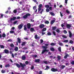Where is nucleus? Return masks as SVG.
Instances as JSON below:
<instances>
[{
    "label": "nucleus",
    "instance_id": "1",
    "mask_svg": "<svg viewBox=\"0 0 74 74\" xmlns=\"http://www.w3.org/2000/svg\"><path fill=\"white\" fill-rule=\"evenodd\" d=\"M41 7H42V5L41 4H40L39 5V8H38V11L39 12H40V14H42V12L44 11V10L41 9Z\"/></svg>",
    "mask_w": 74,
    "mask_h": 74
},
{
    "label": "nucleus",
    "instance_id": "2",
    "mask_svg": "<svg viewBox=\"0 0 74 74\" xmlns=\"http://www.w3.org/2000/svg\"><path fill=\"white\" fill-rule=\"evenodd\" d=\"M30 14L27 13L24 16H23V18L24 19H26V18H27V16H30Z\"/></svg>",
    "mask_w": 74,
    "mask_h": 74
},
{
    "label": "nucleus",
    "instance_id": "3",
    "mask_svg": "<svg viewBox=\"0 0 74 74\" xmlns=\"http://www.w3.org/2000/svg\"><path fill=\"white\" fill-rule=\"evenodd\" d=\"M51 71L53 72H55L56 71H58V70L57 69H55L54 68H53L51 69Z\"/></svg>",
    "mask_w": 74,
    "mask_h": 74
},
{
    "label": "nucleus",
    "instance_id": "4",
    "mask_svg": "<svg viewBox=\"0 0 74 74\" xmlns=\"http://www.w3.org/2000/svg\"><path fill=\"white\" fill-rule=\"evenodd\" d=\"M45 45L46 46H42V48H43V49H46L48 47H47V46H48V44H45Z\"/></svg>",
    "mask_w": 74,
    "mask_h": 74
},
{
    "label": "nucleus",
    "instance_id": "5",
    "mask_svg": "<svg viewBox=\"0 0 74 74\" xmlns=\"http://www.w3.org/2000/svg\"><path fill=\"white\" fill-rule=\"evenodd\" d=\"M22 27H23V24H20L18 26V28L19 29H21V28H22Z\"/></svg>",
    "mask_w": 74,
    "mask_h": 74
},
{
    "label": "nucleus",
    "instance_id": "6",
    "mask_svg": "<svg viewBox=\"0 0 74 74\" xmlns=\"http://www.w3.org/2000/svg\"><path fill=\"white\" fill-rule=\"evenodd\" d=\"M72 26L71 24H68L66 25L68 29H70V28Z\"/></svg>",
    "mask_w": 74,
    "mask_h": 74
},
{
    "label": "nucleus",
    "instance_id": "7",
    "mask_svg": "<svg viewBox=\"0 0 74 74\" xmlns=\"http://www.w3.org/2000/svg\"><path fill=\"white\" fill-rule=\"evenodd\" d=\"M20 65L22 67H24L26 66V64H23L22 63H20Z\"/></svg>",
    "mask_w": 74,
    "mask_h": 74
},
{
    "label": "nucleus",
    "instance_id": "8",
    "mask_svg": "<svg viewBox=\"0 0 74 74\" xmlns=\"http://www.w3.org/2000/svg\"><path fill=\"white\" fill-rule=\"evenodd\" d=\"M31 25L30 24V23H28L27 24V27L28 29H30V27H31Z\"/></svg>",
    "mask_w": 74,
    "mask_h": 74
},
{
    "label": "nucleus",
    "instance_id": "9",
    "mask_svg": "<svg viewBox=\"0 0 74 74\" xmlns=\"http://www.w3.org/2000/svg\"><path fill=\"white\" fill-rule=\"evenodd\" d=\"M17 41L18 43H21V40L19 38H17Z\"/></svg>",
    "mask_w": 74,
    "mask_h": 74
},
{
    "label": "nucleus",
    "instance_id": "10",
    "mask_svg": "<svg viewBox=\"0 0 74 74\" xmlns=\"http://www.w3.org/2000/svg\"><path fill=\"white\" fill-rule=\"evenodd\" d=\"M64 67H65V66L62 65L60 67V70H62V69H63Z\"/></svg>",
    "mask_w": 74,
    "mask_h": 74
},
{
    "label": "nucleus",
    "instance_id": "11",
    "mask_svg": "<svg viewBox=\"0 0 74 74\" xmlns=\"http://www.w3.org/2000/svg\"><path fill=\"white\" fill-rule=\"evenodd\" d=\"M57 58L58 60L59 61L60 60V59H61V57L59 56H57Z\"/></svg>",
    "mask_w": 74,
    "mask_h": 74
},
{
    "label": "nucleus",
    "instance_id": "12",
    "mask_svg": "<svg viewBox=\"0 0 74 74\" xmlns=\"http://www.w3.org/2000/svg\"><path fill=\"white\" fill-rule=\"evenodd\" d=\"M48 50H47L46 49L43 50L42 51V53H44V52H48Z\"/></svg>",
    "mask_w": 74,
    "mask_h": 74
},
{
    "label": "nucleus",
    "instance_id": "13",
    "mask_svg": "<svg viewBox=\"0 0 74 74\" xmlns=\"http://www.w3.org/2000/svg\"><path fill=\"white\" fill-rule=\"evenodd\" d=\"M16 19V17H14L13 18H11L10 21H14Z\"/></svg>",
    "mask_w": 74,
    "mask_h": 74
},
{
    "label": "nucleus",
    "instance_id": "14",
    "mask_svg": "<svg viewBox=\"0 0 74 74\" xmlns=\"http://www.w3.org/2000/svg\"><path fill=\"white\" fill-rule=\"evenodd\" d=\"M69 56V55H68L67 54H65V56H64V58L65 59L67 58V57Z\"/></svg>",
    "mask_w": 74,
    "mask_h": 74
},
{
    "label": "nucleus",
    "instance_id": "15",
    "mask_svg": "<svg viewBox=\"0 0 74 74\" xmlns=\"http://www.w3.org/2000/svg\"><path fill=\"white\" fill-rule=\"evenodd\" d=\"M39 26L40 28H42V27H44V25L43 24H42L41 25H40Z\"/></svg>",
    "mask_w": 74,
    "mask_h": 74
},
{
    "label": "nucleus",
    "instance_id": "16",
    "mask_svg": "<svg viewBox=\"0 0 74 74\" xmlns=\"http://www.w3.org/2000/svg\"><path fill=\"white\" fill-rule=\"evenodd\" d=\"M55 20H53L51 21V25H53V24L55 22Z\"/></svg>",
    "mask_w": 74,
    "mask_h": 74
},
{
    "label": "nucleus",
    "instance_id": "17",
    "mask_svg": "<svg viewBox=\"0 0 74 74\" xmlns=\"http://www.w3.org/2000/svg\"><path fill=\"white\" fill-rule=\"evenodd\" d=\"M69 37H71L72 36V34H71V31H69Z\"/></svg>",
    "mask_w": 74,
    "mask_h": 74
},
{
    "label": "nucleus",
    "instance_id": "18",
    "mask_svg": "<svg viewBox=\"0 0 74 74\" xmlns=\"http://www.w3.org/2000/svg\"><path fill=\"white\" fill-rule=\"evenodd\" d=\"M22 58L23 60H25V59H26V57L25 56H23L22 57Z\"/></svg>",
    "mask_w": 74,
    "mask_h": 74
},
{
    "label": "nucleus",
    "instance_id": "19",
    "mask_svg": "<svg viewBox=\"0 0 74 74\" xmlns=\"http://www.w3.org/2000/svg\"><path fill=\"white\" fill-rule=\"evenodd\" d=\"M56 43H51L50 45H52V46H53L54 45H56Z\"/></svg>",
    "mask_w": 74,
    "mask_h": 74
},
{
    "label": "nucleus",
    "instance_id": "20",
    "mask_svg": "<svg viewBox=\"0 0 74 74\" xmlns=\"http://www.w3.org/2000/svg\"><path fill=\"white\" fill-rule=\"evenodd\" d=\"M5 52L6 53H8L9 52V51H8V50L7 49H5Z\"/></svg>",
    "mask_w": 74,
    "mask_h": 74
},
{
    "label": "nucleus",
    "instance_id": "21",
    "mask_svg": "<svg viewBox=\"0 0 74 74\" xmlns=\"http://www.w3.org/2000/svg\"><path fill=\"white\" fill-rule=\"evenodd\" d=\"M39 62H40V59H39L35 60V62L36 63H38Z\"/></svg>",
    "mask_w": 74,
    "mask_h": 74
},
{
    "label": "nucleus",
    "instance_id": "22",
    "mask_svg": "<svg viewBox=\"0 0 74 74\" xmlns=\"http://www.w3.org/2000/svg\"><path fill=\"white\" fill-rule=\"evenodd\" d=\"M25 44H26V42H24L22 43L21 44V45L22 46H24V45H25Z\"/></svg>",
    "mask_w": 74,
    "mask_h": 74
},
{
    "label": "nucleus",
    "instance_id": "23",
    "mask_svg": "<svg viewBox=\"0 0 74 74\" xmlns=\"http://www.w3.org/2000/svg\"><path fill=\"white\" fill-rule=\"evenodd\" d=\"M31 31L33 32H34V29L33 28H32L31 29Z\"/></svg>",
    "mask_w": 74,
    "mask_h": 74
},
{
    "label": "nucleus",
    "instance_id": "24",
    "mask_svg": "<svg viewBox=\"0 0 74 74\" xmlns=\"http://www.w3.org/2000/svg\"><path fill=\"white\" fill-rule=\"evenodd\" d=\"M58 44H59L60 45V46H63V43L61 42L59 43Z\"/></svg>",
    "mask_w": 74,
    "mask_h": 74
},
{
    "label": "nucleus",
    "instance_id": "25",
    "mask_svg": "<svg viewBox=\"0 0 74 74\" xmlns=\"http://www.w3.org/2000/svg\"><path fill=\"white\" fill-rule=\"evenodd\" d=\"M16 66L17 67H18V68L21 67V66H20V65L18 64H16Z\"/></svg>",
    "mask_w": 74,
    "mask_h": 74
},
{
    "label": "nucleus",
    "instance_id": "26",
    "mask_svg": "<svg viewBox=\"0 0 74 74\" xmlns=\"http://www.w3.org/2000/svg\"><path fill=\"white\" fill-rule=\"evenodd\" d=\"M15 51H18V48L17 47H16L15 49Z\"/></svg>",
    "mask_w": 74,
    "mask_h": 74
},
{
    "label": "nucleus",
    "instance_id": "27",
    "mask_svg": "<svg viewBox=\"0 0 74 74\" xmlns=\"http://www.w3.org/2000/svg\"><path fill=\"white\" fill-rule=\"evenodd\" d=\"M45 7H46V8H49V5H45Z\"/></svg>",
    "mask_w": 74,
    "mask_h": 74
},
{
    "label": "nucleus",
    "instance_id": "28",
    "mask_svg": "<svg viewBox=\"0 0 74 74\" xmlns=\"http://www.w3.org/2000/svg\"><path fill=\"white\" fill-rule=\"evenodd\" d=\"M24 30H27V28H26V25H25L24 26Z\"/></svg>",
    "mask_w": 74,
    "mask_h": 74
},
{
    "label": "nucleus",
    "instance_id": "29",
    "mask_svg": "<svg viewBox=\"0 0 74 74\" xmlns=\"http://www.w3.org/2000/svg\"><path fill=\"white\" fill-rule=\"evenodd\" d=\"M1 48H4V46L3 45H0Z\"/></svg>",
    "mask_w": 74,
    "mask_h": 74
},
{
    "label": "nucleus",
    "instance_id": "30",
    "mask_svg": "<svg viewBox=\"0 0 74 74\" xmlns=\"http://www.w3.org/2000/svg\"><path fill=\"white\" fill-rule=\"evenodd\" d=\"M46 30H47L46 28H44L42 29V31L45 32V31H46Z\"/></svg>",
    "mask_w": 74,
    "mask_h": 74
},
{
    "label": "nucleus",
    "instance_id": "31",
    "mask_svg": "<svg viewBox=\"0 0 74 74\" xmlns=\"http://www.w3.org/2000/svg\"><path fill=\"white\" fill-rule=\"evenodd\" d=\"M50 50H51L52 51H54L55 49H54V48H50Z\"/></svg>",
    "mask_w": 74,
    "mask_h": 74
},
{
    "label": "nucleus",
    "instance_id": "32",
    "mask_svg": "<svg viewBox=\"0 0 74 74\" xmlns=\"http://www.w3.org/2000/svg\"><path fill=\"white\" fill-rule=\"evenodd\" d=\"M10 66L9 64H7L5 66V67H9Z\"/></svg>",
    "mask_w": 74,
    "mask_h": 74
},
{
    "label": "nucleus",
    "instance_id": "33",
    "mask_svg": "<svg viewBox=\"0 0 74 74\" xmlns=\"http://www.w3.org/2000/svg\"><path fill=\"white\" fill-rule=\"evenodd\" d=\"M5 34L4 33H3L2 35V37H5Z\"/></svg>",
    "mask_w": 74,
    "mask_h": 74
},
{
    "label": "nucleus",
    "instance_id": "34",
    "mask_svg": "<svg viewBox=\"0 0 74 74\" xmlns=\"http://www.w3.org/2000/svg\"><path fill=\"white\" fill-rule=\"evenodd\" d=\"M35 39H37L38 38V37H37V35H36L35 36Z\"/></svg>",
    "mask_w": 74,
    "mask_h": 74
},
{
    "label": "nucleus",
    "instance_id": "35",
    "mask_svg": "<svg viewBox=\"0 0 74 74\" xmlns=\"http://www.w3.org/2000/svg\"><path fill=\"white\" fill-rule=\"evenodd\" d=\"M10 32L11 34L14 33V31H11Z\"/></svg>",
    "mask_w": 74,
    "mask_h": 74
},
{
    "label": "nucleus",
    "instance_id": "36",
    "mask_svg": "<svg viewBox=\"0 0 74 74\" xmlns=\"http://www.w3.org/2000/svg\"><path fill=\"white\" fill-rule=\"evenodd\" d=\"M63 42H69V40H66L63 41Z\"/></svg>",
    "mask_w": 74,
    "mask_h": 74
},
{
    "label": "nucleus",
    "instance_id": "37",
    "mask_svg": "<svg viewBox=\"0 0 74 74\" xmlns=\"http://www.w3.org/2000/svg\"><path fill=\"white\" fill-rule=\"evenodd\" d=\"M56 29V27H52V29L53 30H55Z\"/></svg>",
    "mask_w": 74,
    "mask_h": 74
},
{
    "label": "nucleus",
    "instance_id": "38",
    "mask_svg": "<svg viewBox=\"0 0 74 74\" xmlns=\"http://www.w3.org/2000/svg\"><path fill=\"white\" fill-rule=\"evenodd\" d=\"M10 46L11 47H14V45L13 44H11L10 45Z\"/></svg>",
    "mask_w": 74,
    "mask_h": 74
},
{
    "label": "nucleus",
    "instance_id": "39",
    "mask_svg": "<svg viewBox=\"0 0 74 74\" xmlns=\"http://www.w3.org/2000/svg\"><path fill=\"white\" fill-rule=\"evenodd\" d=\"M5 70H2L1 71V73H5Z\"/></svg>",
    "mask_w": 74,
    "mask_h": 74
},
{
    "label": "nucleus",
    "instance_id": "40",
    "mask_svg": "<svg viewBox=\"0 0 74 74\" xmlns=\"http://www.w3.org/2000/svg\"><path fill=\"white\" fill-rule=\"evenodd\" d=\"M45 23H46V24H48L49 23V22L48 21H47L45 22Z\"/></svg>",
    "mask_w": 74,
    "mask_h": 74
},
{
    "label": "nucleus",
    "instance_id": "41",
    "mask_svg": "<svg viewBox=\"0 0 74 74\" xmlns=\"http://www.w3.org/2000/svg\"><path fill=\"white\" fill-rule=\"evenodd\" d=\"M40 44H42V42H44V41H43V40H42V39L40 40Z\"/></svg>",
    "mask_w": 74,
    "mask_h": 74
},
{
    "label": "nucleus",
    "instance_id": "42",
    "mask_svg": "<svg viewBox=\"0 0 74 74\" xmlns=\"http://www.w3.org/2000/svg\"><path fill=\"white\" fill-rule=\"evenodd\" d=\"M58 51H60V52H61V47H60L58 48Z\"/></svg>",
    "mask_w": 74,
    "mask_h": 74
},
{
    "label": "nucleus",
    "instance_id": "43",
    "mask_svg": "<svg viewBox=\"0 0 74 74\" xmlns=\"http://www.w3.org/2000/svg\"><path fill=\"white\" fill-rule=\"evenodd\" d=\"M49 69V67L48 66H46V68L45 69V70H48Z\"/></svg>",
    "mask_w": 74,
    "mask_h": 74
},
{
    "label": "nucleus",
    "instance_id": "44",
    "mask_svg": "<svg viewBox=\"0 0 74 74\" xmlns=\"http://www.w3.org/2000/svg\"><path fill=\"white\" fill-rule=\"evenodd\" d=\"M50 14H51V15H54V14L52 12H49Z\"/></svg>",
    "mask_w": 74,
    "mask_h": 74
},
{
    "label": "nucleus",
    "instance_id": "45",
    "mask_svg": "<svg viewBox=\"0 0 74 74\" xmlns=\"http://www.w3.org/2000/svg\"><path fill=\"white\" fill-rule=\"evenodd\" d=\"M69 42L71 44H73V41L72 40H70L69 41Z\"/></svg>",
    "mask_w": 74,
    "mask_h": 74
},
{
    "label": "nucleus",
    "instance_id": "46",
    "mask_svg": "<svg viewBox=\"0 0 74 74\" xmlns=\"http://www.w3.org/2000/svg\"><path fill=\"white\" fill-rule=\"evenodd\" d=\"M56 32H58V33H60V30H59V29H57L56 30Z\"/></svg>",
    "mask_w": 74,
    "mask_h": 74
},
{
    "label": "nucleus",
    "instance_id": "47",
    "mask_svg": "<svg viewBox=\"0 0 74 74\" xmlns=\"http://www.w3.org/2000/svg\"><path fill=\"white\" fill-rule=\"evenodd\" d=\"M1 16L0 17V18H2L3 17V15H4V14H1Z\"/></svg>",
    "mask_w": 74,
    "mask_h": 74
},
{
    "label": "nucleus",
    "instance_id": "48",
    "mask_svg": "<svg viewBox=\"0 0 74 74\" xmlns=\"http://www.w3.org/2000/svg\"><path fill=\"white\" fill-rule=\"evenodd\" d=\"M66 12L68 14H70V12L69 11V10H66Z\"/></svg>",
    "mask_w": 74,
    "mask_h": 74
},
{
    "label": "nucleus",
    "instance_id": "49",
    "mask_svg": "<svg viewBox=\"0 0 74 74\" xmlns=\"http://www.w3.org/2000/svg\"><path fill=\"white\" fill-rule=\"evenodd\" d=\"M46 11L47 12H49V9H48V8L46 9Z\"/></svg>",
    "mask_w": 74,
    "mask_h": 74
},
{
    "label": "nucleus",
    "instance_id": "50",
    "mask_svg": "<svg viewBox=\"0 0 74 74\" xmlns=\"http://www.w3.org/2000/svg\"><path fill=\"white\" fill-rule=\"evenodd\" d=\"M53 33L54 36H56V33L54 31L53 32Z\"/></svg>",
    "mask_w": 74,
    "mask_h": 74
},
{
    "label": "nucleus",
    "instance_id": "51",
    "mask_svg": "<svg viewBox=\"0 0 74 74\" xmlns=\"http://www.w3.org/2000/svg\"><path fill=\"white\" fill-rule=\"evenodd\" d=\"M47 35L48 36H50L51 35V34L50 32H48L47 33Z\"/></svg>",
    "mask_w": 74,
    "mask_h": 74
},
{
    "label": "nucleus",
    "instance_id": "52",
    "mask_svg": "<svg viewBox=\"0 0 74 74\" xmlns=\"http://www.w3.org/2000/svg\"><path fill=\"white\" fill-rule=\"evenodd\" d=\"M31 70H33L34 69V66H31Z\"/></svg>",
    "mask_w": 74,
    "mask_h": 74
},
{
    "label": "nucleus",
    "instance_id": "53",
    "mask_svg": "<svg viewBox=\"0 0 74 74\" xmlns=\"http://www.w3.org/2000/svg\"><path fill=\"white\" fill-rule=\"evenodd\" d=\"M63 37H64V38H67V36H66L64 35H62Z\"/></svg>",
    "mask_w": 74,
    "mask_h": 74
},
{
    "label": "nucleus",
    "instance_id": "54",
    "mask_svg": "<svg viewBox=\"0 0 74 74\" xmlns=\"http://www.w3.org/2000/svg\"><path fill=\"white\" fill-rule=\"evenodd\" d=\"M17 22H18V21H15L14 22V23H13V24L14 25H15V24H16V23H17Z\"/></svg>",
    "mask_w": 74,
    "mask_h": 74
},
{
    "label": "nucleus",
    "instance_id": "55",
    "mask_svg": "<svg viewBox=\"0 0 74 74\" xmlns=\"http://www.w3.org/2000/svg\"><path fill=\"white\" fill-rule=\"evenodd\" d=\"M44 63H45V64H48V62L47 61H44Z\"/></svg>",
    "mask_w": 74,
    "mask_h": 74
},
{
    "label": "nucleus",
    "instance_id": "56",
    "mask_svg": "<svg viewBox=\"0 0 74 74\" xmlns=\"http://www.w3.org/2000/svg\"><path fill=\"white\" fill-rule=\"evenodd\" d=\"M67 1H68V0H65V4H67Z\"/></svg>",
    "mask_w": 74,
    "mask_h": 74
},
{
    "label": "nucleus",
    "instance_id": "57",
    "mask_svg": "<svg viewBox=\"0 0 74 74\" xmlns=\"http://www.w3.org/2000/svg\"><path fill=\"white\" fill-rule=\"evenodd\" d=\"M71 63L72 64H74V61H72L71 62Z\"/></svg>",
    "mask_w": 74,
    "mask_h": 74
},
{
    "label": "nucleus",
    "instance_id": "58",
    "mask_svg": "<svg viewBox=\"0 0 74 74\" xmlns=\"http://www.w3.org/2000/svg\"><path fill=\"white\" fill-rule=\"evenodd\" d=\"M20 18H21L20 17L18 16V17H17L16 18V19H20Z\"/></svg>",
    "mask_w": 74,
    "mask_h": 74
},
{
    "label": "nucleus",
    "instance_id": "59",
    "mask_svg": "<svg viewBox=\"0 0 74 74\" xmlns=\"http://www.w3.org/2000/svg\"><path fill=\"white\" fill-rule=\"evenodd\" d=\"M34 57H35V58H37V55H35L33 56Z\"/></svg>",
    "mask_w": 74,
    "mask_h": 74
},
{
    "label": "nucleus",
    "instance_id": "60",
    "mask_svg": "<svg viewBox=\"0 0 74 74\" xmlns=\"http://www.w3.org/2000/svg\"><path fill=\"white\" fill-rule=\"evenodd\" d=\"M60 15L61 17H62V16H63V14H62V13L61 12H60Z\"/></svg>",
    "mask_w": 74,
    "mask_h": 74
},
{
    "label": "nucleus",
    "instance_id": "61",
    "mask_svg": "<svg viewBox=\"0 0 74 74\" xmlns=\"http://www.w3.org/2000/svg\"><path fill=\"white\" fill-rule=\"evenodd\" d=\"M64 33H65V34L67 33V31H66L65 30H64Z\"/></svg>",
    "mask_w": 74,
    "mask_h": 74
},
{
    "label": "nucleus",
    "instance_id": "62",
    "mask_svg": "<svg viewBox=\"0 0 74 74\" xmlns=\"http://www.w3.org/2000/svg\"><path fill=\"white\" fill-rule=\"evenodd\" d=\"M33 9L34 10H36V6H34L33 7Z\"/></svg>",
    "mask_w": 74,
    "mask_h": 74
},
{
    "label": "nucleus",
    "instance_id": "63",
    "mask_svg": "<svg viewBox=\"0 0 74 74\" xmlns=\"http://www.w3.org/2000/svg\"><path fill=\"white\" fill-rule=\"evenodd\" d=\"M14 13H16V10H15L14 11Z\"/></svg>",
    "mask_w": 74,
    "mask_h": 74
},
{
    "label": "nucleus",
    "instance_id": "64",
    "mask_svg": "<svg viewBox=\"0 0 74 74\" xmlns=\"http://www.w3.org/2000/svg\"><path fill=\"white\" fill-rule=\"evenodd\" d=\"M39 74H42V71H40L39 72Z\"/></svg>",
    "mask_w": 74,
    "mask_h": 74
}]
</instances>
